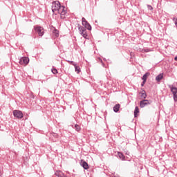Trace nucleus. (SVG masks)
I'll use <instances>...</instances> for the list:
<instances>
[{"instance_id": "obj_1", "label": "nucleus", "mask_w": 177, "mask_h": 177, "mask_svg": "<svg viewBox=\"0 0 177 177\" xmlns=\"http://www.w3.org/2000/svg\"><path fill=\"white\" fill-rule=\"evenodd\" d=\"M52 12L53 13L57 12V13L60 15L61 19H66V16H67V10L66 9V7L62 6L59 1L53 2Z\"/></svg>"}, {"instance_id": "obj_2", "label": "nucleus", "mask_w": 177, "mask_h": 177, "mask_svg": "<svg viewBox=\"0 0 177 177\" xmlns=\"http://www.w3.org/2000/svg\"><path fill=\"white\" fill-rule=\"evenodd\" d=\"M149 104H151V100H142L140 102V107L141 109L146 107V106H149Z\"/></svg>"}, {"instance_id": "obj_3", "label": "nucleus", "mask_w": 177, "mask_h": 177, "mask_svg": "<svg viewBox=\"0 0 177 177\" xmlns=\"http://www.w3.org/2000/svg\"><path fill=\"white\" fill-rule=\"evenodd\" d=\"M35 31L38 34L39 37H42L44 35V28L41 26H35Z\"/></svg>"}, {"instance_id": "obj_4", "label": "nucleus", "mask_w": 177, "mask_h": 177, "mask_svg": "<svg viewBox=\"0 0 177 177\" xmlns=\"http://www.w3.org/2000/svg\"><path fill=\"white\" fill-rule=\"evenodd\" d=\"M79 32L80 34L82 35L83 38H86V37H88V35L86 34V28H85V27L84 26H79Z\"/></svg>"}, {"instance_id": "obj_5", "label": "nucleus", "mask_w": 177, "mask_h": 177, "mask_svg": "<svg viewBox=\"0 0 177 177\" xmlns=\"http://www.w3.org/2000/svg\"><path fill=\"white\" fill-rule=\"evenodd\" d=\"M30 63V59L27 57H23L19 60V64H21L22 66H27Z\"/></svg>"}, {"instance_id": "obj_6", "label": "nucleus", "mask_w": 177, "mask_h": 177, "mask_svg": "<svg viewBox=\"0 0 177 177\" xmlns=\"http://www.w3.org/2000/svg\"><path fill=\"white\" fill-rule=\"evenodd\" d=\"M13 115L15 118L21 120V118H23V112L21 111L15 110L13 111Z\"/></svg>"}, {"instance_id": "obj_7", "label": "nucleus", "mask_w": 177, "mask_h": 177, "mask_svg": "<svg viewBox=\"0 0 177 177\" xmlns=\"http://www.w3.org/2000/svg\"><path fill=\"white\" fill-rule=\"evenodd\" d=\"M171 92L174 96V102H177V88L176 87H171Z\"/></svg>"}, {"instance_id": "obj_8", "label": "nucleus", "mask_w": 177, "mask_h": 177, "mask_svg": "<svg viewBox=\"0 0 177 177\" xmlns=\"http://www.w3.org/2000/svg\"><path fill=\"white\" fill-rule=\"evenodd\" d=\"M139 94L140 95V100H145L146 97H147V94L146 93V91L142 90V92H140Z\"/></svg>"}, {"instance_id": "obj_9", "label": "nucleus", "mask_w": 177, "mask_h": 177, "mask_svg": "<svg viewBox=\"0 0 177 177\" xmlns=\"http://www.w3.org/2000/svg\"><path fill=\"white\" fill-rule=\"evenodd\" d=\"M55 175L58 177H66V175L63 174V171L57 170L55 171Z\"/></svg>"}, {"instance_id": "obj_10", "label": "nucleus", "mask_w": 177, "mask_h": 177, "mask_svg": "<svg viewBox=\"0 0 177 177\" xmlns=\"http://www.w3.org/2000/svg\"><path fill=\"white\" fill-rule=\"evenodd\" d=\"M82 26H84V28H86L87 30H88V31H91V30H92V26H91V24H89L88 21H86V24H83Z\"/></svg>"}, {"instance_id": "obj_11", "label": "nucleus", "mask_w": 177, "mask_h": 177, "mask_svg": "<svg viewBox=\"0 0 177 177\" xmlns=\"http://www.w3.org/2000/svg\"><path fill=\"white\" fill-rule=\"evenodd\" d=\"M139 50L142 53H147L149 52H151V50H150V48H140Z\"/></svg>"}, {"instance_id": "obj_12", "label": "nucleus", "mask_w": 177, "mask_h": 177, "mask_svg": "<svg viewBox=\"0 0 177 177\" xmlns=\"http://www.w3.org/2000/svg\"><path fill=\"white\" fill-rule=\"evenodd\" d=\"M149 75H150V73L147 72L145 74L143 75L142 80V81H147V77H149Z\"/></svg>"}, {"instance_id": "obj_13", "label": "nucleus", "mask_w": 177, "mask_h": 177, "mask_svg": "<svg viewBox=\"0 0 177 177\" xmlns=\"http://www.w3.org/2000/svg\"><path fill=\"white\" fill-rule=\"evenodd\" d=\"M162 78H163V74L160 73L158 76L156 77V80L158 82H160V81H161V80H162Z\"/></svg>"}, {"instance_id": "obj_14", "label": "nucleus", "mask_w": 177, "mask_h": 177, "mask_svg": "<svg viewBox=\"0 0 177 177\" xmlns=\"http://www.w3.org/2000/svg\"><path fill=\"white\" fill-rule=\"evenodd\" d=\"M120 104H118L113 106V111L115 113H118L120 111Z\"/></svg>"}, {"instance_id": "obj_15", "label": "nucleus", "mask_w": 177, "mask_h": 177, "mask_svg": "<svg viewBox=\"0 0 177 177\" xmlns=\"http://www.w3.org/2000/svg\"><path fill=\"white\" fill-rule=\"evenodd\" d=\"M82 167H83L84 169H89V165H88V163L85 161H84L82 163Z\"/></svg>"}, {"instance_id": "obj_16", "label": "nucleus", "mask_w": 177, "mask_h": 177, "mask_svg": "<svg viewBox=\"0 0 177 177\" xmlns=\"http://www.w3.org/2000/svg\"><path fill=\"white\" fill-rule=\"evenodd\" d=\"M118 156L119 158H120V160H122V161H124V160H125V156H124L123 153L118 152Z\"/></svg>"}, {"instance_id": "obj_17", "label": "nucleus", "mask_w": 177, "mask_h": 177, "mask_svg": "<svg viewBox=\"0 0 177 177\" xmlns=\"http://www.w3.org/2000/svg\"><path fill=\"white\" fill-rule=\"evenodd\" d=\"M138 113H139V107L136 106L134 110V117L136 118L138 117Z\"/></svg>"}, {"instance_id": "obj_18", "label": "nucleus", "mask_w": 177, "mask_h": 177, "mask_svg": "<svg viewBox=\"0 0 177 177\" xmlns=\"http://www.w3.org/2000/svg\"><path fill=\"white\" fill-rule=\"evenodd\" d=\"M75 67V71L77 73L80 74V72L81 71V69L80 68V66H77V64L75 66H74Z\"/></svg>"}, {"instance_id": "obj_19", "label": "nucleus", "mask_w": 177, "mask_h": 177, "mask_svg": "<svg viewBox=\"0 0 177 177\" xmlns=\"http://www.w3.org/2000/svg\"><path fill=\"white\" fill-rule=\"evenodd\" d=\"M75 131H77V132H80V131H81V127H80V125L78 124L75 125Z\"/></svg>"}, {"instance_id": "obj_20", "label": "nucleus", "mask_w": 177, "mask_h": 177, "mask_svg": "<svg viewBox=\"0 0 177 177\" xmlns=\"http://www.w3.org/2000/svg\"><path fill=\"white\" fill-rule=\"evenodd\" d=\"M53 34H55V37H59V30L57 29H55L53 31Z\"/></svg>"}, {"instance_id": "obj_21", "label": "nucleus", "mask_w": 177, "mask_h": 177, "mask_svg": "<svg viewBox=\"0 0 177 177\" xmlns=\"http://www.w3.org/2000/svg\"><path fill=\"white\" fill-rule=\"evenodd\" d=\"M67 62L68 63H69V64H71L72 66H76L77 64V63L74 62L73 61L68 60Z\"/></svg>"}, {"instance_id": "obj_22", "label": "nucleus", "mask_w": 177, "mask_h": 177, "mask_svg": "<svg viewBox=\"0 0 177 177\" xmlns=\"http://www.w3.org/2000/svg\"><path fill=\"white\" fill-rule=\"evenodd\" d=\"M51 71H52L53 74H57V69H56V68L51 69Z\"/></svg>"}, {"instance_id": "obj_23", "label": "nucleus", "mask_w": 177, "mask_h": 177, "mask_svg": "<svg viewBox=\"0 0 177 177\" xmlns=\"http://www.w3.org/2000/svg\"><path fill=\"white\" fill-rule=\"evenodd\" d=\"M86 19L84 17L82 18V24H86Z\"/></svg>"}, {"instance_id": "obj_24", "label": "nucleus", "mask_w": 177, "mask_h": 177, "mask_svg": "<svg viewBox=\"0 0 177 177\" xmlns=\"http://www.w3.org/2000/svg\"><path fill=\"white\" fill-rule=\"evenodd\" d=\"M147 8L149 9V10H153V7L150 5H147Z\"/></svg>"}, {"instance_id": "obj_25", "label": "nucleus", "mask_w": 177, "mask_h": 177, "mask_svg": "<svg viewBox=\"0 0 177 177\" xmlns=\"http://www.w3.org/2000/svg\"><path fill=\"white\" fill-rule=\"evenodd\" d=\"M99 62H100L103 66H104V64H103V60L102 59V58H98Z\"/></svg>"}, {"instance_id": "obj_26", "label": "nucleus", "mask_w": 177, "mask_h": 177, "mask_svg": "<svg viewBox=\"0 0 177 177\" xmlns=\"http://www.w3.org/2000/svg\"><path fill=\"white\" fill-rule=\"evenodd\" d=\"M145 84H146V81L142 80V82L141 84V86H145Z\"/></svg>"}, {"instance_id": "obj_27", "label": "nucleus", "mask_w": 177, "mask_h": 177, "mask_svg": "<svg viewBox=\"0 0 177 177\" xmlns=\"http://www.w3.org/2000/svg\"><path fill=\"white\" fill-rule=\"evenodd\" d=\"M3 174V172L0 170V176H2Z\"/></svg>"}]
</instances>
